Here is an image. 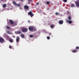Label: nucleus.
Instances as JSON below:
<instances>
[{"label": "nucleus", "mask_w": 79, "mask_h": 79, "mask_svg": "<svg viewBox=\"0 0 79 79\" xmlns=\"http://www.w3.org/2000/svg\"><path fill=\"white\" fill-rule=\"evenodd\" d=\"M13 3L14 5H15L16 6H18V7H19V6H21V5L19 4H17L16 3V2H15V1H13L12 2Z\"/></svg>", "instance_id": "nucleus-1"}, {"label": "nucleus", "mask_w": 79, "mask_h": 79, "mask_svg": "<svg viewBox=\"0 0 79 79\" xmlns=\"http://www.w3.org/2000/svg\"><path fill=\"white\" fill-rule=\"evenodd\" d=\"M28 15H30L31 17H32V16H34V14L32 13V12L31 11L28 12Z\"/></svg>", "instance_id": "nucleus-2"}, {"label": "nucleus", "mask_w": 79, "mask_h": 79, "mask_svg": "<svg viewBox=\"0 0 79 79\" xmlns=\"http://www.w3.org/2000/svg\"><path fill=\"white\" fill-rule=\"evenodd\" d=\"M20 41V38H19V37L17 36L16 38V42L17 44H18L19 41Z\"/></svg>", "instance_id": "nucleus-3"}, {"label": "nucleus", "mask_w": 79, "mask_h": 79, "mask_svg": "<svg viewBox=\"0 0 79 79\" xmlns=\"http://www.w3.org/2000/svg\"><path fill=\"white\" fill-rule=\"evenodd\" d=\"M22 32H26L27 31V29L26 28H24L22 29Z\"/></svg>", "instance_id": "nucleus-4"}, {"label": "nucleus", "mask_w": 79, "mask_h": 79, "mask_svg": "<svg viewBox=\"0 0 79 79\" xmlns=\"http://www.w3.org/2000/svg\"><path fill=\"white\" fill-rule=\"evenodd\" d=\"M0 42L2 43V44L4 42V39L2 38H0Z\"/></svg>", "instance_id": "nucleus-5"}, {"label": "nucleus", "mask_w": 79, "mask_h": 79, "mask_svg": "<svg viewBox=\"0 0 79 79\" xmlns=\"http://www.w3.org/2000/svg\"><path fill=\"white\" fill-rule=\"evenodd\" d=\"M75 4L76 5V6H79V0L75 2Z\"/></svg>", "instance_id": "nucleus-6"}, {"label": "nucleus", "mask_w": 79, "mask_h": 79, "mask_svg": "<svg viewBox=\"0 0 79 79\" xmlns=\"http://www.w3.org/2000/svg\"><path fill=\"white\" fill-rule=\"evenodd\" d=\"M33 29L34 27H29V30L31 31H33Z\"/></svg>", "instance_id": "nucleus-7"}, {"label": "nucleus", "mask_w": 79, "mask_h": 79, "mask_svg": "<svg viewBox=\"0 0 79 79\" xmlns=\"http://www.w3.org/2000/svg\"><path fill=\"white\" fill-rule=\"evenodd\" d=\"M9 23L11 24V25H13L14 24V22H13V21L11 20H10L9 21Z\"/></svg>", "instance_id": "nucleus-8"}, {"label": "nucleus", "mask_w": 79, "mask_h": 79, "mask_svg": "<svg viewBox=\"0 0 79 79\" xmlns=\"http://www.w3.org/2000/svg\"><path fill=\"white\" fill-rule=\"evenodd\" d=\"M24 8H25V10L27 11V10L29 9V6H27L25 5L24 6Z\"/></svg>", "instance_id": "nucleus-9"}, {"label": "nucleus", "mask_w": 79, "mask_h": 79, "mask_svg": "<svg viewBox=\"0 0 79 79\" xmlns=\"http://www.w3.org/2000/svg\"><path fill=\"white\" fill-rule=\"evenodd\" d=\"M15 33L16 34H21L22 33V32H21V31H17Z\"/></svg>", "instance_id": "nucleus-10"}, {"label": "nucleus", "mask_w": 79, "mask_h": 79, "mask_svg": "<svg viewBox=\"0 0 79 79\" xmlns=\"http://www.w3.org/2000/svg\"><path fill=\"white\" fill-rule=\"evenodd\" d=\"M59 23L60 24H63V20H60L59 21Z\"/></svg>", "instance_id": "nucleus-11"}, {"label": "nucleus", "mask_w": 79, "mask_h": 79, "mask_svg": "<svg viewBox=\"0 0 79 79\" xmlns=\"http://www.w3.org/2000/svg\"><path fill=\"white\" fill-rule=\"evenodd\" d=\"M66 22L68 23L69 24H72V21L71 20L69 21L68 20H67L66 21Z\"/></svg>", "instance_id": "nucleus-12"}, {"label": "nucleus", "mask_w": 79, "mask_h": 79, "mask_svg": "<svg viewBox=\"0 0 79 79\" xmlns=\"http://www.w3.org/2000/svg\"><path fill=\"white\" fill-rule=\"evenodd\" d=\"M77 51H78V50H77V49H75L72 52H73V53H76V52H77Z\"/></svg>", "instance_id": "nucleus-13"}, {"label": "nucleus", "mask_w": 79, "mask_h": 79, "mask_svg": "<svg viewBox=\"0 0 79 79\" xmlns=\"http://www.w3.org/2000/svg\"><path fill=\"white\" fill-rule=\"evenodd\" d=\"M8 34H11V35H13V33H11V32H10L9 31H7L6 32Z\"/></svg>", "instance_id": "nucleus-14"}, {"label": "nucleus", "mask_w": 79, "mask_h": 79, "mask_svg": "<svg viewBox=\"0 0 79 79\" xmlns=\"http://www.w3.org/2000/svg\"><path fill=\"white\" fill-rule=\"evenodd\" d=\"M6 29H7L8 30L10 29H11L10 27L9 26H6Z\"/></svg>", "instance_id": "nucleus-15"}, {"label": "nucleus", "mask_w": 79, "mask_h": 79, "mask_svg": "<svg viewBox=\"0 0 79 79\" xmlns=\"http://www.w3.org/2000/svg\"><path fill=\"white\" fill-rule=\"evenodd\" d=\"M9 41L10 42L12 43L13 42V39H10L9 40Z\"/></svg>", "instance_id": "nucleus-16"}, {"label": "nucleus", "mask_w": 79, "mask_h": 79, "mask_svg": "<svg viewBox=\"0 0 79 79\" xmlns=\"http://www.w3.org/2000/svg\"><path fill=\"white\" fill-rule=\"evenodd\" d=\"M75 6V5H74V4H72L71 5V7H74Z\"/></svg>", "instance_id": "nucleus-17"}, {"label": "nucleus", "mask_w": 79, "mask_h": 79, "mask_svg": "<svg viewBox=\"0 0 79 79\" xmlns=\"http://www.w3.org/2000/svg\"><path fill=\"white\" fill-rule=\"evenodd\" d=\"M21 36L22 38H24V35L23 34H21Z\"/></svg>", "instance_id": "nucleus-18"}, {"label": "nucleus", "mask_w": 79, "mask_h": 79, "mask_svg": "<svg viewBox=\"0 0 79 79\" xmlns=\"http://www.w3.org/2000/svg\"><path fill=\"white\" fill-rule=\"evenodd\" d=\"M68 19H69V20H71V16H69Z\"/></svg>", "instance_id": "nucleus-19"}, {"label": "nucleus", "mask_w": 79, "mask_h": 79, "mask_svg": "<svg viewBox=\"0 0 79 79\" xmlns=\"http://www.w3.org/2000/svg\"><path fill=\"white\" fill-rule=\"evenodd\" d=\"M6 4H4L3 5V8H5V7H6Z\"/></svg>", "instance_id": "nucleus-20"}, {"label": "nucleus", "mask_w": 79, "mask_h": 79, "mask_svg": "<svg viewBox=\"0 0 79 79\" xmlns=\"http://www.w3.org/2000/svg\"><path fill=\"white\" fill-rule=\"evenodd\" d=\"M76 50H78L79 49V46H77L76 48Z\"/></svg>", "instance_id": "nucleus-21"}, {"label": "nucleus", "mask_w": 79, "mask_h": 79, "mask_svg": "<svg viewBox=\"0 0 79 79\" xmlns=\"http://www.w3.org/2000/svg\"><path fill=\"white\" fill-rule=\"evenodd\" d=\"M47 39H48V40H49L50 39V37L49 36H47Z\"/></svg>", "instance_id": "nucleus-22"}, {"label": "nucleus", "mask_w": 79, "mask_h": 79, "mask_svg": "<svg viewBox=\"0 0 79 79\" xmlns=\"http://www.w3.org/2000/svg\"><path fill=\"white\" fill-rule=\"evenodd\" d=\"M51 28H53L54 27V26H53V25H51Z\"/></svg>", "instance_id": "nucleus-23"}, {"label": "nucleus", "mask_w": 79, "mask_h": 79, "mask_svg": "<svg viewBox=\"0 0 79 79\" xmlns=\"http://www.w3.org/2000/svg\"><path fill=\"white\" fill-rule=\"evenodd\" d=\"M56 15H59V13L56 12L55 14Z\"/></svg>", "instance_id": "nucleus-24"}, {"label": "nucleus", "mask_w": 79, "mask_h": 79, "mask_svg": "<svg viewBox=\"0 0 79 79\" xmlns=\"http://www.w3.org/2000/svg\"><path fill=\"white\" fill-rule=\"evenodd\" d=\"M33 37V35H30V37H31V38H32Z\"/></svg>", "instance_id": "nucleus-25"}, {"label": "nucleus", "mask_w": 79, "mask_h": 79, "mask_svg": "<svg viewBox=\"0 0 79 79\" xmlns=\"http://www.w3.org/2000/svg\"><path fill=\"white\" fill-rule=\"evenodd\" d=\"M63 2H67V0H63Z\"/></svg>", "instance_id": "nucleus-26"}, {"label": "nucleus", "mask_w": 79, "mask_h": 79, "mask_svg": "<svg viewBox=\"0 0 79 79\" xmlns=\"http://www.w3.org/2000/svg\"><path fill=\"white\" fill-rule=\"evenodd\" d=\"M9 48H10V49L12 48V47H11V46H9Z\"/></svg>", "instance_id": "nucleus-27"}, {"label": "nucleus", "mask_w": 79, "mask_h": 79, "mask_svg": "<svg viewBox=\"0 0 79 79\" xmlns=\"http://www.w3.org/2000/svg\"><path fill=\"white\" fill-rule=\"evenodd\" d=\"M47 5H48V4H49V3H50V2H47Z\"/></svg>", "instance_id": "nucleus-28"}, {"label": "nucleus", "mask_w": 79, "mask_h": 79, "mask_svg": "<svg viewBox=\"0 0 79 79\" xmlns=\"http://www.w3.org/2000/svg\"><path fill=\"white\" fill-rule=\"evenodd\" d=\"M0 0L2 2H4V1H5V0Z\"/></svg>", "instance_id": "nucleus-29"}, {"label": "nucleus", "mask_w": 79, "mask_h": 79, "mask_svg": "<svg viewBox=\"0 0 79 79\" xmlns=\"http://www.w3.org/2000/svg\"><path fill=\"white\" fill-rule=\"evenodd\" d=\"M36 5H39V2H37L36 4Z\"/></svg>", "instance_id": "nucleus-30"}, {"label": "nucleus", "mask_w": 79, "mask_h": 79, "mask_svg": "<svg viewBox=\"0 0 79 79\" xmlns=\"http://www.w3.org/2000/svg\"><path fill=\"white\" fill-rule=\"evenodd\" d=\"M52 35V33H49V35Z\"/></svg>", "instance_id": "nucleus-31"}, {"label": "nucleus", "mask_w": 79, "mask_h": 79, "mask_svg": "<svg viewBox=\"0 0 79 79\" xmlns=\"http://www.w3.org/2000/svg\"><path fill=\"white\" fill-rule=\"evenodd\" d=\"M31 3V1H28V3Z\"/></svg>", "instance_id": "nucleus-32"}, {"label": "nucleus", "mask_w": 79, "mask_h": 79, "mask_svg": "<svg viewBox=\"0 0 79 79\" xmlns=\"http://www.w3.org/2000/svg\"><path fill=\"white\" fill-rule=\"evenodd\" d=\"M33 0H28V1H29L30 2H32Z\"/></svg>", "instance_id": "nucleus-33"}, {"label": "nucleus", "mask_w": 79, "mask_h": 79, "mask_svg": "<svg viewBox=\"0 0 79 79\" xmlns=\"http://www.w3.org/2000/svg\"><path fill=\"white\" fill-rule=\"evenodd\" d=\"M12 37H14V38H15V36H12Z\"/></svg>", "instance_id": "nucleus-34"}, {"label": "nucleus", "mask_w": 79, "mask_h": 79, "mask_svg": "<svg viewBox=\"0 0 79 79\" xmlns=\"http://www.w3.org/2000/svg\"><path fill=\"white\" fill-rule=\"evenodd\" d=\"M27 22H28V23H30V21L28 20Z\"/></svg>", "instance_id": "nucleus-35"}, {"label": "nucleus", "mask_w": 79, "mask_h": 79, "mask_svg": "<svg viewBox=\"0 0 79 79\" xmlns=\"http://www.w3.org/2000/svg\"><path fill=\"white\" fill-rule=\"evenodd\" d=\"M21 2H23V0H20Z\"/></svg>", "instance_id": "nucleus-36"}, {"label": "nucleus", "mask_w": 79, "mask_h": 79, "mask_svg": "<svg viewBox=\"0 0 79 79\" xmlns=\"http://www.w3.org/2000/svg\"><path fill=\"white\" fill-rule=\"evenodd\" d=\"M19 9H20V10H21V7H20V8H19Z\"/></svg>", "instance_id": "nucleus-37"}, {"label": "nucleus", "mask_w": 79, "mask_h": 79, "mask_svg": "<svg viewBox=\"0 0 79 79\" xmlns=\"http://www.w3.org/2000/svg\"><path fill=\"white\" fill-rule=\"evenodd\" d=\"M7 24H8V25H10V24H9V23H7Z\"/></svg>", "instance_id": "nucleus-38"}]
</instances>
